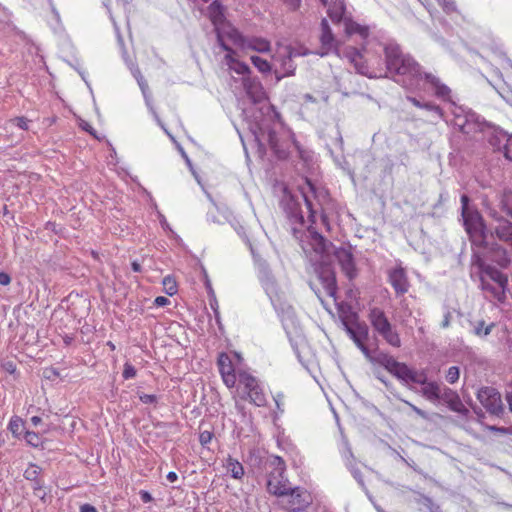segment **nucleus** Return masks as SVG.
Returning a JSON list of instances; mask_svg holds the SVG:
<instances>
[{"label": "nucleus", "mask_w": 512, "mask_h": 512, "mask_svg": "<svg viewBox=\"0 0 512 512\" xmlns=\"http://www.w3.org/2000/svg\"><path fill=\"white\" fill-rule=\"evenodd\" d=\"M253 260L257 272V278L276 313L279 316H291L294 309L287 301L285 292L282 290L268 261L255 253H253Z\"/></svg>", "instance_id": "f257e3e1"}, {"label": "nucleus", "mask_w": 512, "mask_h": 512, "mask_svg": "<svg viewBox=\"0 0 512 512\" xmlns=\"http://www.w3.org/2000/svg\"><path fill=\"white\" fill-rule=\"evenodd\" d=\"M311 245L317 254H320V260L315 264L314 270L319 282L327 296L337 299V279L333 263L330 259L331 248L333 244L317 231L311 232Z\"/></svg>", "instance_id": "f03ea898"}, {"label": "nucleus", "mask_w": 512, "mask_h": 512, "mask_svg": "<svg viewBox=\"0 0 512 512\" xmlns=\"http://www.w3.org/2000/svg\"><path fill=\"white\" fill-rule=\"evenodd\" d=\"M392 79L409 90L418 89L420 82L425 81L434 89L435 95L442 99L448 98L451 93L450 88L441 83L438 77L432 73L423 72L421 65L413 57L406 59V63L392 76Z\"/></svg>", "instance_id": "7ed1b4c3"}, {"label": "nucleus", "mask_w": 512, "mask_h": 512, "mask_svg": "<svg viewBox=\"0 0 512 512\" xmlns=\"http://www.w3.org/2000/svg\"><path fill=\"white\" fill-rule=\"evenodd\" d=\"M344 330L354 342L356 347L363 353L364 357L373 365L377 364L383 367V363L391 356L388 352L375 348L370 350L366 345L369 339V327L365 321L359 319L356 312H351L345 318H342Z\"/></svg>", "instance_id": "20e7f679"}, {"label": "nucleus", "mask_w": 512, "mask_h": 512, "mask_svg": "<svg viewBox=\"0 0 512 512\" xmlns=\"http://www.w3.org/2000/svg\"><path fill=\"white\" fill-rule=\"evenodd\" d=\"M301 200L305 203L308 210V221L310 223L308 230L311 233L312 231H316L313 225L316 223L317 210L314 208V203L304 188H300L297 193H292L284 189L281 204L288 219L293 223H298L303 226L305 219L301 209Z\"/></svg>", "instance_id": "39448f33"}, {"label": "nucleus", "mask_w": 512, "mask_h": 512, "mask_svg": "<svg viewBox=\"0 0 512 512\" xmlns=\"http://www.w3.org/2000/svg\"><path fill=\"white\" fill-rule=\"evenodd\" d=\"M383 368L410 390L415 391L413 384L423 387L430 382L425 370L411 368L406 363L397 361L392 355L383 363Z\"/></svg>", "instance_id": "423d86ee"}, {"label": "nucleus", "mask_w": 512, "mask_h": 512, "mask_svg": "<svg viewBox=\"0 0 512 512\" xmlns=\"http://www.w3.org/2000/svg\"><path fill=\"white\" fill-rule=\"evenodd\" d=\"M312 501L305 488L294 487L281 498V507L287 512H306Z\"/></svg>", "instance_id": "0eeeda50"}, {"label": "nucleus", "mask_w": 512, "mask_h": 512, "mask_svg": "<svg viewBox=\"0 0 512 512\" xmlns=\"http://www.w3.org/2000/svg\"><path fill=\"white\" fill-rule=\"evenodd\" d=\"M463 225L472 243L476 244L484 242L486 239V224L481 213L473 208L472 211L461 215Z\"/></svg>", "instance_id": "6e6552de"}, {"label": "nucleus", "mask_w": 512, "mask_h": 512, "mask_svg": "<svg viewBox=\"0 0 512 512\" xmlns=\"http://www.w3.org/2000/svg\"><path fill=\"white\" fill-rule=\"evenodd\" d=\"M477 398L492 416L501 418L505 414L501 395L495 388L482 387L477 393Z\"/></svg>", "instance_id": "1a4fd4ad"}, {"label": "nucleus", "mask_w": 512, "mask_h": 512, "mask_svg": "<svg viewBox=\"0 0 512 512\" xmlns=\"http://www.w3.org/2000/svg\"><path fill=\"white\" fill-rule=\"evenodd\" d=\"M383 51L386 63L385 76H387V73L391 76L395 75V73L399 72L401 67L406 63V59L412 57L409 54H404L397 43L385 44Z\"/></svg>", "instance_id": "9d476101"}, {"label": "nucleus", "mask_w": 512, "mask_h": 512, "mask_svg": "<svg viewBox=\"0 0 512 512\" xmlns=\"http://www.w3.org/2000/svg\"><path fill=\"white\" fill-rule=\"evenodd\" d=\"M466 117H467L468 121L471 120V121L476 122L482 131L484 129L493 130L492 134L489 137L488 142L491 146H493L497 150L502 149L501 138H507V141H509V139L512 137V135H510L507 131L502 129L500 126H498L490 121H487L485 119L480 120V117L478 115H476L475 113H469V114H467Z\"/></svg>", "instance_id": "9b49d317"}, {"label": "nucleus", "mask_w": 512, "mask_h": 512, "mask_svg": "<svg viewBox=\"0 0 512 512\" xmlns=\"http://www.w3.org/2000/svg\"><path fill=\"white\" fill-rule=\"evenodd\" d=\"M243 89L248 98L255 104L267 99L265 89L256 76L247 75L241 79Z\"/></svg>", "instance_id": "f8f14e48"}, {"label": "nucleus", "mask_w": 512, "mask_h": 512, "mask_svg": "<svg viewBox=\"0 0 512 512\" xmlns=\"http://www.w3.org/2000/svg\"><path fill=\"white\" fill-rule=\"evenodd\" d=\"M478 246L484 248L487 251V257L501 268H507L511 262L507 250L496 242L489 243L484 242L477 243Z\"/></svg>", "instance_id": "ddd939ff"}, {"label": "nucleus", "mask_w": 512, "mask_h": 512, "mask_svg": "<svg viewBox=\"0 0 512 512\" xmlns=\"http://www.w3.org/2000/svg\"><path fill=\"white\" fill-rule=\"evenodd\" d=\"M333 252L335 258L339 262L343 273L352 280L357 275V270L355 267L354 257L350 250L340 247L335 248L334 246L331 248V253Z\"/></svg>", "instance_id": "4468645a"}, {"label": "nucleus", "mask_w": 512, "mask_h": 512, "mask_svg": "<svg viewBox=\"0 0 512 512\" xmlns=\"http://www.w3.org/2000/svg\"><path fill=\"white\" fill-rule=\"evenodd\" d=\"M388 282L393 287L397 296H402L409 291L410 283L405 269L401 266L388 271Z\"/></svg>", "instance_id": "2eb2a0df"}, {"label": "nucleus", "mask_w": 512, "mask_h": 512, "mask_svg": "<svg viewBox=\"0 0 512 512\" xmlns=\"http://www.w3.org/2000/svg\"><path fill=\"white\" fill-rule=\"evenodd\" d=\"M292 487L284 473L270 472L267 481V490L270 494L282 498Z\"/></svg>", "instance_id": "dca6fc26"}, {"label": "nucleus", "mask_w": 512, "mask_h": 512, "mask_svg": "<svg viewBox=\"0 0 512 512\" xmlns=\"http://www.w3.org/2000/svg\"><path fill=\"white\" fill-rule=\"evenodd\" d=\"M217 365L224 384L228 388L234 387L237 377L235 375V369L229 355L225 352L220 353L217 359Z\"/></svg>", "instance_id": "f3484780"}, {"label": "nucleus", "mask_w": 512, "mask_h": 512, "mask_svg": "<svg viewBox=\"0 0 512 512\" xmlns=\"http://www.w3.org/2000/svg\"><path fill=\"white\" fill-rule=\"evenodd\" d=\"M438 402L446 404L451 411L460 414L468 413V409L462 403L457 392L447 386H442Z\"/></svg>", "instance_id": "a211bd4d"}, {"label": "nucleus", "mask_w": 512, "mask_h": 512, "mask_svg": "<svg viewBox=\"0 0 512 512\" xmlns=\"http://www.w3.org/2000/svg\"><path fill=\"white\" fill-rule=\"evenodd\" d=\"M321 50L315 52V54L323 57L327 55L334 47L335 37L332 33V30L329 26V23L326 18L321 20Z\"/></svg>", "instance_id": "6ab92c4d"}, {"label": "nucleus", "mask_w": 512, "mask_h": 512, "mask_svg": "<svg viewBox=\"0 0 512 512\" xmlns=\"http://www.w3.org/2000/svg\"><path fill=\"white\" fill-rule=\"evenodd\" d=\"M346 56L349 58L350 62L354 65L357 73L367 76L369 78H376L378 75L374 72H371L369 66L364 61L362 54L356 48H350Z\"/></svg>", "instance_id": "aec40b11"}, {"label": "nucleus", "mask_w": 512, "mask_h": 512, "mask_svg": "<svg viewBox=\"0 0 512 512\" xmlns=\"http://www.w3.org/2000/svg\"><path fill=\"white\" fill-rule=\"evenodd\" d=\"M260 136L267 140L271 150L279 160H285L288 158L289 152L286 149L280 147L277 133L275 130L268 129L267 131H265L262 128H260Z\"/></svg>", "instance_id": "412c9836"}, {"label": "nucleus", "mask_w": 512, "mask_h": 512, "mask_svg": "<svg viewBox=\"0 0 512 512\" xmlns=\"http://www.w3.org/2000/svg\"><path fill=\"white\" fill-rule=\"evenodd\" d=\"M492 217L498 222L494 231L496 237L512 245V222L502 216H498L496 213H494Z\"/></svg>", "instance_id": "4be33fe9"}, {"label": "nucleus", "mask_w": 512, "mask_h": 512, "mask_svg": "<svg viewBox=\"0 0 512 512\" xmlns=\"http://www.w3.org/2000/svg\"><path fill=\"white\" fill-rule=\"evenodd\" d=\"M367 317L376 333L391 324L385 312L379 307L371 308Z\"/></svg>", "instance_id": "5701e85b"}, {"label": "nucleus", "mask_w": 512, "mask_h": 512, "mask_svg": "<svg viewBox=\"0 0 512 512\" xmlns=\"http://www.w3.org/2000/svg\"><path fill=\"white\" fill-rule=\"evenodd\" d=\"M441 388L442 386L436 381H430L420 390H415V392L421 394V396L428 401L435 403L439 401Z\"/></svg>", "instance_id": "b1692460"}, {"label": "nucleus", "mask_w": 512, "mask_h": 512, "mask_svg": "<svg viewBox=\"0 0 512 512\" xmlns=\"http://www.w3.org/2000/svg\"><path fill=\"white\" fill-rule=\"evenodd\" d=\"M224 6L219 0H214L207 8L209 19L214 26H218L224 23Z\"/></svg>", "instance_id": "393cba45"}, {"label": "nucleus", "mask_w": 512, "mask_h": 512, "mask_svg": "<svg viewBox=\"0 0 512 512\" xmlns=\"http://www.w3.org/2000/svg\"><path fill=\"white\" fill-rule=\"evenodd\" d=\"M346 11L345 0H330L329 8L327 9L328 16L334 23L342 21Z\"/></svg>", "instance_id": "a878e982"}, {"label": "nucleus", "mask_w": 512, "mask_h": 512, "mask_svg": "<svg viewBox=\"0 0 512 512\" xmlns=\"http://www.w3.org/2000/svg\"><path fill=\"white\" fill-rule=\"evenodd\" d=\"M48 431V429H38V430H30L29 427L27 428L25 435L23 439L26 441L27 444L31 445L34 448H37L38 446H43L45 443L46 438L44 437V434Z\"/></svg>", "instance_id": "bb28decb"}, {"label": "nucleus", "mask_w": 512, "mask_h": 512, "mask_svg": "<svg viewBox=\"0 0 512 512\" xmlns=\"http://www.w3.org/2000/svg\"><path fill=\"white\" fill-rule=\"evenodd\" d=\"M28 426L26 422L19 416L14 415L11 417L8 430L12 433V435L17 439H22L25 435Z\"/></svg>", "instance_id": "cd10ccee"}, {"label": "nucleus", "mask_w": 512, "mask_h": 512, "mask_svg": "<svg viewBox=\"0 0 512 512\" xmlns=\"http://www.w3.org/2000/svg\"><path fill=\"white\" fill-rule=\"evenodd\" d=\"M378 334L392 347H401V338L397 330L392 326L388 325L384 329H381Z\"/></svg>", "instance_id": "c85d7f7f"}, {"label": "nucleus", "mask_w": 512, "mask_h": 512, "mask_svg": "<svg viewBox=\"0 0 512 512\" xmlns=\"http://www.w3.org/2000/svg\"><path fill=\"white\" fill-rule=\"evenodd\" d=\"M276 59L280 62V67L285 72V75L293 76L295 74L296 64L288 51L284 50L282 54L276 56Z\"/></svg>", "instance_id": "c756f323"}, {"label": "nucleus", "mask_w": 512, "mask_h": 512, "mask_svg": "<svg viewBox=\"0 0 512 512\" xmlns=\"http://www.w3.org/2000/svg\"><path fill=\"white\" fill-rule=\"evenodd\" d=\"M484 274L496 282L502 289H505L508 284V277L491 265L486 267Z\"/></svg>", "instance_id": "7c9ffc66"}, {"label": "nucleus", "mask_w": 512, "mask_h": 512, "mask_svg": "<svg viewBox=\"0 0 512 512\" xmlns=\"http://www.w3.org/2000/svg\"><path fill=\"white\" fill-rule=\"evenodd\" d=\"M225 467L231 476L235 479H240L244 474L243 466L237 460L232 459L231 457L227 458Z\"/></svg>", "instance_id": "2f4dec72"}, {"label": "nucleus", "mask_w": 512, "mask_h": 512, "mask_svg": "<svg viewBox=\"0 0 512 512\" xmlns=\"http://www.w3.org/2000/svg\"><path fill=\"white\" fill-rule=\"evenodd\" d=\"M239 383L242 384L245 388V391L248 393L252 389L259 386L258 380L253 375L247 373V372H240L239 373Z\"/></svg>", "instance_id": "473e14b6"}, {"label": "nucleus", "mask_w": 512, "mask_h": 512, "mask_svg": "<svg viewBox=\"0 0 512 512\" xmlns=\"http://www.w3.org/2000/svg\"><path fill=\"white\" fill-rule=\"evenodd\" d=\"M247 394L250 402L255 404L256 406L262 407L266 404V397L260 385L252 389Z\"/></svg>", "instance_id": "72a5a7b5"}, {"label": "nucleus", "mask_w": 512, "mask_h": 512, "mask_svg": "<svg viewBox=\"0 0 512 512\" xmlns=\"http://www.w3.org/2000/svg\"><path fill=\"white\" fill-rule=\"evenodd\" d=\"M495 327L494 323H490L489 325H486V322L484 320H479L474 324L473 332L476 336L479 337H486L489 335L492 331V329Z\"/></svg>", "instance_id": "f704fd0d"}, {"label": "nucleus", "mask_w": 512, "mask_h": 512, "mask_svg": "<svg viewBox=\"0 0 512 512\" xmlns=\"http://www.w3.org/2000/svg\"><path fill=\"white\" fill-rule=\"evenodd\" d=\"M308 190L313 194V197L316 199L317 203L319 205H322L323 201L329 197V193L326 189H318L315 187V185L310 181L306 180Z\"/></svg>", "instance_id": "c9c22d12"}, {"label": "nucleus", "mask_w": 512, "mask_h": 512, "mask_svg": "<svg viewBox=\"0 0 512 512\" xmlns=\"http://www.w3.org/2000/svg\"><path fill=\"white\" fill-rule=\"evenodd\" d=\"M346 31L348 34H359L362 38H366L369 35V30L367 27L351 20L346 23Z\"/></svg>", "instance_id": "e433bc0d"}, {"label": "nucleus", "mask_w": 512, "mask_h": 512, "mask_svg": "<svg viewBox=\"0 0 512 512\" xmlns=\"http://www.w3.org/2000/svg\"><path fill=\"white\" fill-rule=\"evenodd\" d=\"M252 64L258 69L259 72L265 74L269 73L272 70L271 64L264 58L260 56H251L250 58Z\"/></svg>", "instance_id": "4c0bfd02"}, {"label": "nucleus", "mask_w": 512, "mask_h": 512, "mask_svg": "<svg viewBox=\"0 0 512 512\" xmlns=\"http://www.w3.org/2000/svg\"><path fill=\"white\" fill-rule=\"evenodd\" d=\"M162 284L164 287V292L167 295L173 296L177 293V283L176 280L171 275L165 276L162 280Z\"/></svg>", "instance_id": "58836bf2"}, {"label": "nucleus", "mask_w": 512, "mask_h": 512, "mask_svg": "<svg viewBox=\"0 0 512 512\" xmlns=\"http://www.w3.org/2000/svg\"><path fill=\"white\" fill-rule=\"evenodd\" d=\"M292 143L295 149L297 150L298 156L301 160H303L304 162H309L312 160L311 151L304 149L299 143V141H297L294 134L292 135Z\"/></svg>", "instance_id": "ea45409f"}, {"label": "nucleus", "mask_w": 512, "mask_h": 512, "mask_svg": "<svg viewBox=\"0 0 512 512\" xmlns=\"http://www.w3.org/2000/svg\"><path fill=\"white\" fill-rule=\"evenodd\" d=\"M269 465L273 467L270 472L284 473L286 470L285 462L279 456H271L269 459Z\"/></svg>", "instance_id": "a19ab883"}, {"label": "nucleus", "mask_w": 512, "mask_h": 512, "mask_svg": "<svg viewBox=\"0 0 512 512\" xmlns=\"http://www.w3.org/2000/svg\"><path fill=\"white\" fill-rule=\"evenodd\" d=\"M250 47L258 52H267L270 50V43L262 38H254Z\"/></svg>", "instance_id": "79ce46f5"}, {"label": "nucleus", "mask_w": 512, "mask_h": 512, "mask_svg": "<svg viewBox=\"0 0 512 512\" xmlns=\"http://www.w3.org/2000/svg\"><path fill=\"white\" fill-rule=\"evenodd\" d=\"M230 69H232L237 74L242 75L243 77L251 75L252 73L250 67L241 61H235L234 65H230Z\"/></svg>", "instance_id": "37998d69"}, {"label": "nucleus", "mask_w": 512, "mask_h": 512, "mask_svg": "<svg viewBox=\"0 0 512 512\" xmlns=\"http://www.w3.org/2000/svg\"><path fill=\"white\" fill-rule=\"evenodd\" d=\"M284 50L288 51L289 54H291V56L293 58L295 57H300V56H307L309 55L311 52L309 51V49L303 47V46H300L298 48L296 47H293L291 45H287L284 47Z\"/></svg>", "instance_id": "c03bdc74"}, {"label": "nucleus", "mask_w": 512, "mask_h": 512, "mask_svg": "<svg viewBox=\"0 0 512 512\" xmlns=\"http://www.w3.org/2000/svg\"><path fill=\"white\" fill-rule=\"evenodd\" d=\"M438 5L443 9L446 14H451L457 11L455 0H436Z\"/></svg>", "instance_id": "a18cd8bd"}, {"label": "nucleus", "mask_w": 512, "mask_h": 512, "mask_svg": "<svg viewBox=\"0 0 512 512\" xmlns=\"http://www.w3.org/2000/svg\"><path fill=\"white\" fill-rule=\"evenodd\" d=\"M41 472V468L36 465H30L24 472V477L29 481H36Z\"/></svg>", "instance_id": "49530a36"}, {"label": "nucleus", "mask_w": 512, "mask_h": 512, "mask_svg": "<svg viewBox=\"0 0 512 512\" xmlns=\"http://www.w3.org/2000/svg\"><path fill=\"white\" fill-rule=\"evenodd\" d=\"M459 376H460V370H459V367L457 366H451L448 371H447V374H446V380L450 383V384H454L455 382L458 381L459 379Z\"/></svg>", "instance_id": "de8ad7c7"}, {"label": "nucleus", "mask_w": 512, "mask_h": 512, "mask_svg": "<svg viewBox=\"0 0 512 512\" xmlns=\"http://www.w3.org/2000/svg\"><path fill=\"white\" fill-rule=\"evenodd\" d=\"M132 73H133V76L136 78L138 85L141 88L143 94L145 95L146 90L148 89V84H147L146 80L144 79V77L142 76L139 68L138 67L135 68L132 71Z\"/></svg>", "instance_id": "09e8293b"}, {"label": "nucleus", "mask_w": 512, "mask_h": 512, "mask_svg": "<svg viewBox=\"0 0 512 512\" xmlns=\"http://www.w3.org/2000/svg\"><path fill=\"white\" fill-rule=\"evenodd\" d=\"M472 264L475 265L479 269L481 274H484V272L486 271V267L490 266L489 264H486L484 262V260L482 259V257L478 254H473Z\"/></svg>", "instance_id": "8fccbe9b"}, {"label": "nucleus", "mask_w": 512, "mask_h": 512, "mask_svg": "<svg viewBox=\"0 0 512 512\" xmlns=\"http://www.w3.org/2000/svg\"><path fill=\"white\" fill-rule=\"evenodd\" d=\"M502 209L512 217V193L505 194L502 200Z\"/></svg>", "instance_id": "3c124183"}, {"label": "nucleus", "mask_w": 512, "mask_h": 512, "mask_svg": "<svg viewBox=\"0 0 512 512\" xmlns=\"http://www.w3.org/2000/svg\"><path fill=\"white\" fill-rule=\"evenodd\" d=\"M122 376H123V378L125 380L134 378L136 376V369H135V367L132 364L126 362L124 364V369H123Z\"/></svg>", "instance_id": "603ef678"}, {"label": "nucleus", "mask_w": 512, "mask_h": 512, "mask_svg": "<svg viewBox=\"0 0 512 512\" xmlns=\"http://www.w3.org/2000/svg\"><path fill=\"white\" fill-rule=\"evenodd\" d=\"M422 109H425V110L430 111V112H434L439 117L443 116L442 108L440 106L432 103V102H424Z\"/></svg>", "instance_id": "864d4df0"}, {"label": "nucleus", "mask_w": 512, "mask_h": 512, "mask_svg": "<svg viewBox=\"0 0 512 512\" xmlns=\"http://www.w3.org/2000/svg\"><path fill=\"white\" fill-rule=\"evenodd\" d=\"M213 436H214L213 432H211L207 429L201 430L200 434H199V441H200L201 445L204 446V445L210 443Z\"/></svg>", "instance_id": "5fc2aeb1"}, {"label": "nucleus", "mask_w": 512, "mask_h": 512, "mask_svg": "<svg viewBox=\"0 0 512 512\" xmlns=\"http://www.w3.org/2000/svg\"><path fill=\"white\" fill-rule=\"evenodd\" d=\"M138 397L144 404H156L158 401L157 396L154 394L138 393Z\"/></svg>", "instance_id": "6e6d98bb"}, {"label": "nucleus", "mask_w": 512, "mask_h": 512, "mask_svg": "<svg viewBox=\"0 0 512 512\" xmlns=\"http://www.w3.org/2000/svg\"><path fill=\"white\" fill-rule=\"evenodd\" d=\"M32 482H33L32 488L34 490L35 495L43 499L44 496L46 495V492L43 489L42 481L36 479V481H32Z\"/></svg>", "instance_id": "4d7b16f0"}, {"label": "nucleus", "mask_w": 512, "mask_h": 512, "mask_svg": "<svg viewBox=\"0 0 512 512\" xmlns=\"http://www.w3.org/2000/svg\"><path fill=\"white\" fill-rule=\"evenodd\" d=\"M461 215L468 213L473 210V208L469 207L470 198L467 194H463L461 196Z\"/></svg>", "instance_id": "13d9d810"}, {"label": "nucleus", "mask_w": 512, "mask_h": 512, "mask_svg": "<svg viewBox=\"0 0 512 512\" xmlns=\"http://www.w3.org/2000/svg\"><path fill=\"white\" fill-rule=\"evenodd\" d=\"M43 375L46 379L53 381L56 378H58L60 374L57 369L53 367H48L44 369Z\"/></svg>", "instance_id": "bf43d9fd"}, {"label": "nucleus", "mask_w": 512, "mask_h": 512, "mask_svg": "<svg viewBox=\"0 0 512 512\" xmlns=\"http://www.w3.org/2000/svg\"><path fill=\"white\" fill-rule=\"evenodd\" d=\"M31 421V425L36 429H47L48 428V424H44L43 422V419L39 416H33L31 417L30 419Z\"/></svg>", "instance_id": "052dcab7"}, {"label": "nucleus", "mask_w": 512, "mask_h": 512, "mask_svg": "<svg viewBox=\"0 0 512 512\" xmlns=\"http://www.w3.org/2000/svg\"><path fill=\"white\" fill-rule=\"evenodd\" d=\"M284 394L282 392H278L275 396H274V401H275V404H276V407H277V410L280 412V413H283L284 412Z\"/></svg>", "instance_id": "680f3d73"}, {"label": "nucleus", "mask_w": 512, "mask_h": 512, "mask_svg": "<svg viewBox=\"0 0 512 512\" xmlns=\"http://www.w3.org/2000/svg\"><path fill=\"white\" fill-rule=\"evenodd\" d=\"M290 11H296L301 5V0H282Z\"/></svg>", "instance_id": "e2e57ef3"}, {"label": "nucleus", "mask_w": 512, "mask_h": 512, "mask_svg": "<svg viewBox=\"0 0 512 512\" xmlns=\"http://www.w3.org/2000/svg\"><path fill=\"white\" fill-rule=\"evenodd\" d=\"M405 403L411 408L412 411H414L418 416H420L421 418L423 419H428V414L420 409L419 407L415 406L414 404L408 402V401H405Z\"/></svg>", "instance_id": "0e129e2a"}, {"label": "nucleus", "mask_w": 512, "mask_h": 512, "mask_svg": "<svg viewBox=\"0 0 512 512\" xmlns=\"http://www.w3.org/2000/svg\"><path fill=\"white\" fill-rule=\"evenodd\" d=\"M15 123H16V126L19 127L20 129L22 130H27L28 129V123H29V120L25 117H17L15 118Z\"/></svg>", "instance_id": "69168bd1"}, {"label": "nucleus", "mask_w": 512, "mask_h": 512, "mask_svg": "<svg viewBox=\"0 0 512 512\" xmlns=\"http://www.w3.org/2000/svg\"><path fill=\"white\" fill-rule=\"evenodd\" d=\"M170 303V300L164 296H158L154 300V305L157 307H164Z\"/></svg>", "instance_id": "338daca9"}, {"label": "nucleus", "mask_w": 512, "mask_h": 512, "mask_svg": "<svg viewBox=\"0 0 512 512\" xmlns=\"http://www.w3.org/2000/svg\"><path fill=\"white\" fill-rule=\"evenodd\" d=\"M217 41H218L219 46H220L223 50H225V51H227V52L234 53V50H233L229 45H227V44L225 43V41L223 40L222 36H221L219 33H218V35H217Z\"/></svg>", "instance_id": "774afa93"}]
</instances>
